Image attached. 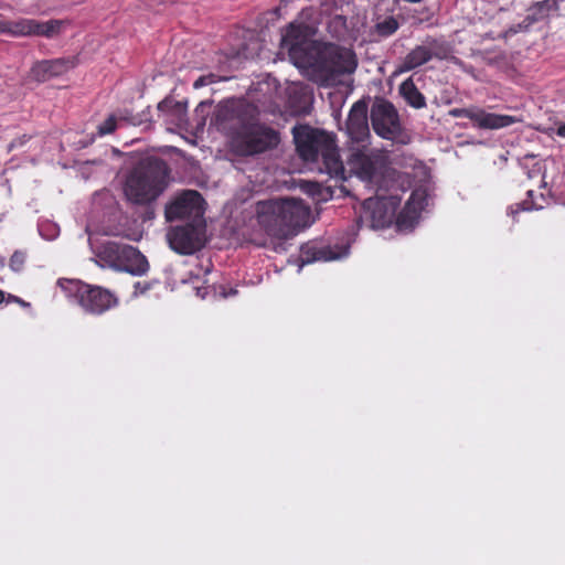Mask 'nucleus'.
Returning <instances> with one entry per match:
<instances>
[{
    "instance_id": "f257e3e1",
    "label": "nucleus",
    "mask_w": 565,
    "mask_h": 565,
    "mask_svg": "<svg viewBox=\"0 0 565 565\" xmlns=\"http://www.w3.org/2000/svg\"><path fill=\"white\" fill-rule=\"evenodd\" d=\"M216 125L228 138L231 151L238 157H255L274 150L280 142V134L260 122L254 109L246 104L231 103L216 113Z\"/></svg>"
},
{
    "instance_id": "f03ea898",
    "label": "nucleus",
    "mask_w": 565,
    "mask_h": 565,
    "mask_svg": "<svg viewBox=\"0 0 565 565\" xmlns=\"http://www.w3.org/2000/svg\"><path fill=\"white\" fill-rule=\"evenodd\" d=\"M169 167L163 159L150 157L138 162L127 174L124 183L126 200L146 206V220L154 217L153 203L168 185Z\"/></svg>"
},
{
    "instance_id": "7ed1b4c3",
    "label": "nucleus",
    "mask_w": 565,
    "mask_h": 565,
    "mask_svg": "<svg viewBox=\"0 0 565 565\" xmlns=\"http://www.w3.org/2000/svg\"><path fill=\"white\" fill-rule=\"evenodd\" d=\"M255 212L258 225L268 236L287 239L307 226L310 210L301 200L284 198L258 201Z\"/></svg>"
},
{
    "instance_id": "20e7f679",
    "label": "nucleus",
    "mask_w": 565,
    "mask_h": 565,
    "mask_svg": "<svg viewBox=\"0 0 565 565\" xmlns=\"http://www.w3.org/2000/svg\"><path fill=\"white\" fill-rule=\"evenodd\" d=\"M292 135L301 159L308 162H319L321 159L326 172L331 178L347 180L334 135L307 125L294 127Z\"/></svg>"
},
{
    "instance_id": "39448f33",
    "label": "nucleus",
    "mask_w": 565,
    "mask_h": 565,
    "mask_svg": "<svg viewBox=\"0 0 565 565\" xmlns=\"http://www.w3.org/2000/svg\"><path fill=\"white\" fill-rule=\"evenodd\" d=\"M57 284L86 313L99 316L118 305L116 295L100 286L71 279H58Z\"/></svg>"
},
{
    "instance_id": "423d86ee",
    "label": "nucleus",
    "mask_w": 565,
    "mask_h": 565,
    "mask_svg": "<svg viewBox=\"0 0 565 565\" xmlns=\"http://www.w3.org/2000/svg\"><path fill=\"white\" fill-rule=\"evenodd\" d=\"M347 163L352 174L373 186L384 175L390 162L383 151L371 149L369 143H362L349 147Z\"/></svg>"
},
{
    "instance_id": "0eeeda50",
    "label": "nucleus",
    "mask_w": 565,
    "mask_h": 565,
    "mask_svg": "<svg viewBox=\"0 0 565 565\" xmlns=\"http://www.w3.org/2000/svg\"><path fill=\"white\" fill-rule=\"evenodd\" d=\"M315 70L326 79L353 74L358 67V57L351 49L328 44L319 52Z\"/></svg>"
},
{
    "instance_id": "6e6552de",
    "label": "nucleus",
    "mask_w": 565,
    "mask_h": 565,
    "mask_svg": "<svg viewBox=\"0 0 565 565\" xmlns=\"http://www.w3.org/2000/svg\"><path fill=\"white\" fill-rule=\"evenodd\" d=\"M315 29L305 23L291 22L281 38V47L288 51L295 64H309L315 46Z\"/></svg>"
},
{
    "instance_id": "1a4fd4ad",
    "label": "nucleus",
    "mask_w": 565,
    "mask_h": 565,
    "mask_svg": "<svg viewBox=\"0 0 565 565\" xmlns=\"http://www.w3.org/2000/svg\"><path fill=\"white\" fill-rule=\"evenodd\" d=\"M373 130L383 139L396 141L402 134L399 117L394 105L387 100L375 103L371 109Z\"/></svg>"
},
{
    "instance_id": "9d476101",
    "label": "nucleus",
    "mask_w": 565,
    "mask_h": 565,
    "mask_svg": "<svg viewBox=\"0 0 565 565\" xmlns=\"http://www.w3.org/2000/svg\"><path fill=\"white\" fill-rule=\"evenodd\" d=\"M450 114L469 119L479 129H501L520 121L514 116L488 113L481 108H456Z\"/></svg>"
},
{
    "instance_id": "9b49d317",
    "label": "nucleus",
    "mask_w": 565,
    "mask_h": 565,
    "mask_svg": "<svg viewBox=\"0 0 565 565\" xmlns=\"http://www.w3.org/2000/svg\"><path fill=\"white\" fill-rule=\"evenodd\" d=\"M202 226L194 223L175 226L168 233L170 247L181 254L191 255L202 247L201 241Z\"/></svg>"
},
{
    "instance_id": "f8f14e48",
    "label": "nucleus",
    "mask_w": 565,
    "mask_h": 565,
    "mask_svg": "<svg viewBox=\"0 0 565 565\" xmlns=\"http://www.w3.org/2000/svg\"><path fill=\"white\" fill-rule=\"evenodd\" d=\"M202 195L195 190H185L166 206V218L169 222L198 216L202 214Z\"/></svg>"
},
{
    "instance_id": "ddd939ff",
    "label": "nucleus",
    "mask_w": 565,
    "mask_h": 565,
    "mask_svg": "<svg viewBox=\"0 0 565 565\" xmlns=\"http://www.w3.org/2000/svg\"><path fill=\"white\" fill-rule=\"evenodd\" d=\"M347 134L350 138V146L369 143L367 104L364 100H358L351 107L347 120Z\"/></svg>"
},
{
    "instance_id": "4468645a",
    "label": "nucleus",
    "mask_w": 565,
    "mask_h": 565,
    "mask_svg": "<svg viewBox=\"0 0 565 565\" xmlns=\"http://www.w3.org/2000/svg\"><path fill=\"white\" fill-rule=\"evenodd\" d=\"M130 245L117 243L114 241H107L102 243L95 249V255L100 263L102 266H107L113 269H118L120 267L121 260L126 255V249L129 248Z\"/></svg>"
},
{
    "instance_id": "2eb2a0df",
    "label": "nucleus",
    "mask_w": 565,
    "mask_h": 565,
    "mask_svg": "<svg viewBox=\"0 0 565 565\" xmlns=\"http://www.w3.org/2000/svg\"><path fill=\"white\" fill-rule=\"evenodd\" d=\"M70 68V62L64 58L44 60L35 63L31 68V76L36 82H46L52 77L60 76Z\"/></svg>"
},
{
    "instance_id": "dca6fc26",
    "label": "nucleus",
    "mask_w": 565,
    "mask_h": 565,
    "mask_svg": "<svg viewBox=\"0 0 565 565\" xmlns=\"http://www.w3.org/2000/svg\"><path fill=\"white\" fill-rule=\"evenodd\" d=\"M159 116L167 124L180 127L186 119V105L171 97H166L158 104Z\"/></svg>"
},
{
    "instance_id": "f3484780",
    "label": "nucleus",
    "mask_w": 565,
    "mask_h": 565,
    "mask_svg": "<svg viewBox=\"0 0 565 565\" xmlns=\"http://www.w3.org/2000/svg\"><path fill=\"white\" fill-rule=\"evenodd\" d=\"M148 269L149 263L146 256L136 247L130 245L129 248L126 249V255L117 270L127 271L135 276H141L145 275Z\"/></svg>"
},
{
    "instance_id": "a211bd4d",
    "label": "nucleus",
    "mask_w": 565,
    "mask_h": 565,
    "mask_svg": "<svg viewBox=\"0 0 565 565\" xmlns=\"http://www.w3.org/2000/svg\"><path fill=\"white\" fill-rule=\"evenodd\" d=\"M433 58V52L426 45H417L404 58L399 71L408 72L415 70Z\"/></svg>"
},
{
    "instance_id": "6ab92c4d",
    "label": "nucleus",
    "mask_w": 565,
    "mask_h": 565,
    "mask_svg": "<svg viewBox=\"0 0 565 565\" xmlns=\"http://www.w3.org/2000/svg\"><path fill=\"white\" fill-rule=\"evenodd\" d=\"M553 9H556L555 1L543 0L534 2L527 9V14L523 20L524 26L527 28L534 23L545 20Z\"/></svg>"
},
{
    "instance_id": "aec40b11",
    "label": "nucleus",
    "mask_w": 565,
    "mask_h": 565,
    "mask_svg": "<svg viewBox=\"0 0 565 565\" xmlns=\"http://www.w3.org/2000/svg\"><path fill=\"white\" fill-rule=\"evenodd\" d=\"M399 93L409 106L416 109H420L426 106L425 96L419 92L411 78L401 84Z\"/></svg>"
},
{
    "instance_id": "412c9836",
    "label": "nucleus",
    "mask_w": 565,
    "mask_h": 565,
    "mask_svg": "<svg viewBox=\"0 0 565 565\" xmlns=\"http://www.w3.org/2000/svg\"><path fill=\"white\" fill-rule=\"evenodd\" d=\"M34 19H19L17 21H7V34L13 36H33L35 35Z\"/></svg>"
},
{
    "instance_id": "4be33fe9",
    "label": "nucleus",
    "mask_w": 565,
    "mask_h": 565,
    "mask_svg": "<svg viewBox=\"0 0 565 565\" xmlns=\"http://www.w3.org/2000/svg\"><path fill=\"white\" fill-rule=\"evenodd\" d=\"M64 23L65 21L55 19L45 22L36 20L35 36L53 38L61 33Z\"/></svg>"
},
{
    "instance_id": "5701e85b",
    "label": "nucleus",
    "mask_w": 565,
    "mask_h": 565,
    "mask_svg": "<svg viewBox=\"0 0 565 565\" xmlns=\"http://www.w3.org/2000/svg\"><path fill=\"white\" fill-rule=\"evenodd\" d=\"M398 22L394 17H387L374 25V32L381 38H388L398 30Z\"/></svg>"
},
{
    "instance_id": "b1692460",
    "label": "nucleus",
    "mask_w": 565,
    "mask_h": 565,
    "mask_svg": "<svg viewBox=\"0 0 565 565\" xmlns=\"http://www.w3.org/2000/svg\"><path fill=\"white\" fill-rule=\"evenodd\" d=\"M302 256L306 263H311L315 260H330L334 258L331 250L326 248L316 249L313 247H305L302 248Z\"/></svg>"
},
{
    "instance_id": "393cba45",
    "label": "nucleus",
    "mask_w": 565,
    "mask_h": 565,
    "mask_svg": "<svg viewBox=\"0 0 565 565\" xmlns=\"http://www.w3.org/2000/svg\"><path fill=\"white\" fill-rule=\"evenodd\" d=\"M533 190H529L526 192L527 199L523 200L520 203L510 205L508 209V214L514 218L515 215L522 211H533L540 209L541 206L536 205L535 202L533 201Z\"/></svg>"
},
{
    "instance_id": "a878e982",
    "label": "nucleus",
    "mask_w": 565,
    "mask_h": 565,
    "mask_svg": "<svg viewBox=\"0 0 565 565\" xmlns=\"http://www.w3.org/2000/svg\"><path fill=\"white\" fill-rule=\"evenodd\" d=\"M120 118L134 126H141V125L150 124L151 122L150 106L146 107V109H143L139 114H132L129 111H125V115H122Z\"/></svg>"
},
{
    "instance_id": "bb28decb",
    "label": "nucleus",
    "mask_w": 565,
    "mask_h": 565,
    "mask_svg": "<svg viewBox=\"0 0 565 565\" xmlns=\"http://www.w3.org/2000/svg\"><path fill=\"white\" fill-rule=\"evenodd\" d=\"M117 128V118L115 115H109L98 127L97 132L99 136L113 134Z\"/></svg>"
},
{
    "instance_id": "cd10ccee",
    "label": "nucleus",
    "mask_w": 565,
    "mask_h": 565,
    "mask_svg": "<svg viewBox=\"0 0 565 565\" xmlns=\"http://www.w3.org/2000/svg\"><path fill=\"white\" fill-rule=\"evenodd\" d=\"M26 260V253L23 250H15L10 257V268L14 271H20L23 269Z\"/></svg>"
},
{
    "instance_id": "c85d7f7f",
    "label": "nucleus",
    "mask_w": 565,
    "mask_h": 565,
    "mask_svg": "<svg viewBox=\"0 0 565 565\" xmlns=\"http://www.w3.org/2000/svg\"><path fill=\"white\" fill-rule=\"evenodd\" d=\"M427 47L431 50L433 57L441 60L448 55V47L445 45V43L439 42L437 40H431L429 42V46Z\"/></svg>"
},
{
    "instance_id": "c756f323",
    "label": "nucleus",
    "mask_w": 565,
    "mask_h": 565,
    "mask_svg": "<svg viewBox=\"0 0 565 565\" xmlns=\"http://www.w3.org/2000/svg\"><path fill=\"white\" fill-rule=\"evenodd\" d=\"M214 75L213 74H210V75H203V76H200L193 84V87L194 88H201L203 86H206V85H210L212 83H214Z\"/></svg>"
},
{
    "instance_id": "7c9ffc66",
    "label": "nucleus",
    "mask_w": 565,
    "mask_h": 565,
    "mask_svg": "<svg viewBox=\"0 0 565 565\" xmlns=\"http://www.w3.org/2000/svg\"><path fill=\"white\" fill-rule=\"evenodd\" d=\"M151 282L148 281H137L135 284V295H145L148 290L151 289Z\"/></svg>"
},
{
    "instance_id": "2f4dec72",
    "label": "nucleus",
    "mask_w": 565,
    "mask_h": 565,
    "mask_svg": "<svg viewBox=\"0 0 565 565\" xmlns=\"http://www.w3.org/2000/svg\"><path fill=\"white\" fill-rule=\"evenodd\" d=\"M4 301L7 303H11V302L18 303L19 306H21L23 308H29L30 307L29 302H26L25 300H23L22 298H20L18 296H14V295H11V294L6 295Z\"/></svg>"
},
{
    "instance_id": "473e14b6",
    "label": "nucleus",
    "mask_w": 565,
    "mask_h": 565,
    "mask_svg": "<svg viewBox=\"0 0 565 565\" xmlns=\"http://www.w3.org/2000/svg\"><path fill=\"white\" fill-rule=\"evenodd\" d=\"M29 140H30V136H28V135H23L17 139H13L9 145V150L22 147Z\"/></svg>"
},
{
    "instance_id": "72a5a7b5",
    "label": "nucleus",
    "mask_w": 565,
    "mask_h": 565,
    "mask_svg": "<svg viewBox=\"0 0 565 565\" xmlns=\"http://www.w3.org/2000/svg\"><path fill=\"white\" fill-rule=\"evenodd\" d=\"M418 196L417 192H413L409 200L406 203L405 210H409L411 206L415 203L416 198Z\"/></svg>"
},
{
    "instance_id": "f704fd0d",
    "label": "nucleus",
    "mask_w": 565,
    "mask_h": 565,
    "mask_svg": "<svg viewBox=\"0 0 565 565\" xmlns=\"http://www.w3.org/2000/svg\"><path fill=\"white\" fill-rule=\"evenodd\" d=\"M556 135L561 138H565V125H561L557 129H556Z\"/></svg>"
},
{
    "instance_id": "c9c22d12",
    "label": "nucleus",
    "mask_w": 565,
    "mask_h": 565,
    "mask_svg": "<svg viewBox=\"0 0 565 565\" xmlns=\"http://www.w3.org/2000/svg\"><path fill=\"white\" fill-rule=\"evenodd\" d=\"M0 34H7V21L0 20Z\"/></svg>"
},
{
    "instance_id": "e433bc0d",
    "label": "nucleus",
    "mask_w": 565,
    "mask_h": 565,
    "mask_svg": "<svg viewBox=\"0 0 565 565\" xmlns=\"http://www.w3.org/2000/svg\"><path fill=\"white\" fill-rule=\"evenodd\" d=\"M373 203H374V202H373V200H372V199H367V200H365V202H364V206H366V207L369 209Z\"/></svg>"
},
{
    "instance_id": "4c0bfd02",
    "label": "nucleus",
    "mask_w": 565,
    "mask_h": 565,
    "mask_svg": "<svg viewBox=\"0 0 565 565\" xmlns=\"http://www.w3.org/2000/svg\"><path fill=\"white\" fill-rule=\"evenodd\" d=\"M6 299V292L3 290H0V303H2Z\"/></svg>"
},
{
    "instance_id": "58836bf2",
    "label": "nucleus",
    "mask_w": 565,
    "mask_h": 565,
    "mask_svg": "<svg viewBox=\"0 0 565 565\" xmlns=\"http://www.w3.org/2000/svg\"><path fill=\"white\" fill-rule=\"evenodd\" d=\"M403 217H404V212H402V213L399 214V216H398V223H402Z\"/></svg>"
}]
</instances>
